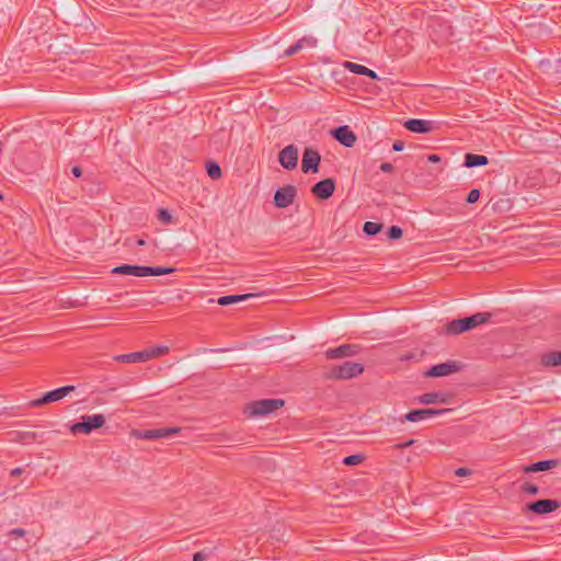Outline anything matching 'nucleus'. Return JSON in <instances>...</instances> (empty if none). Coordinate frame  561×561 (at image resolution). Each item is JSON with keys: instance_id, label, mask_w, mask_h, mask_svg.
I'll use <instances>...</instances> for the list:
<instances>
[{"instance_id": "obj_1", "label": "nucleus", "mask_w": 561, "mask_h": 561, "mask_svg": "<svg viewBox=\"0 0 561 561\" xmlns=\"http://www.w3.org/2000/svg\"><path fill=\"white\" fill-rule=\"evenodd\" d=\"M491 318V313L478 312L470 317L456 319L445 324L444 330L448 335H458L460 333L470 331L480 324L486 323Z\"/></svg>"}, {"instance_id": "obj_2", "label": "nucleus", "mask_w": 561, "mask_h": 561, "mask_svg": "<svg viewBox=\"0 0 561 561\" xmlns=\"http://www.w3.org/2000/svg\"><path fill=\"white\" fill-rule=\"evenodd\" d=\"M364 373V365L355 362H344L340 365L325 367L324 378L329 380H346Z\"/></svg>"}, {"instance_id": "obj_3", "label": "nucleus", "mask_w": 561, "mask_h": 561, "mask_svg": "<svg viewBox=\"0 0 561 561\" xmlns=\"http://www.w3.org/2000/svg\"><path fill=\"white\" fill-rule=\"evenodd\" d=\"M173 272H175L174 267L141 266L131 264H122L112 270L113 274L133 275L137 277L161 276Z\"/></svg>"}, {"instance_id": "obj_4", "label": "nucleus", "mask_w": 561, "mask_h": 561, "mask_svg": "<svg viewBox=\"0 0 561 561\" xmlns=\"http://www.w3.org/2000/svg\"><path fill=\"white\" fill-rule=\"evenodd\" d=\"M105 424V416L103 414L82 415L81 421L73 423L70 426L72 434H90L92 431L102 427Z\"/></svg>"}, {"instance_id": "obj_5", "label": "nucleus", "mask_w": 561, "mask_h": 561, "mask_svg": "<svg viewBox=\"0 0 561 561\" xmlns=\"http://www.w3.org/2000/svg\"><path fill=\"white\" fill-rule=\"evenodd\" d=\"M76 390L72 385L64 386L44 393L41 398L31 400L28 407L38 408L45 404L57 402Z\"/></svg>"}, {"instance_id": "obj_6", "label": "nucleus", "mask_w": 561, "mask_h": 561, "mask_svg": "<svg viewBox=\"0 0 561 561\" xmlns=\"http://www.w3.org/2000/svg\"><path fill=\"white\" fill-rule=\"evenodd\" d=\"M284 405V401L280 399H264L254 401L247 407L245 412L250 416L266 415Z\"/></svg>"}, {"instance_id": "obj_7", "label": "nucleus", "mask_w": 561, "mask_h": 561, "mask_svg": "<svg viewBox=\"0 0 561 561\" xmlns=\"http://www.w3.org/2000/svg\"><path fill=\"white\" fill-rule=\"evenodd\" d=\"M363 347L359 344H343L337 347L328 348L324 352L327 359L347 358L358 355Z\"/></svg>"}, {"instance_id": "obj_8", "label": "nucleus", "mask_w": 561, "mask_h": 561, "mask_svg": "<svg viewBox=\"0 0 561 561\" xmlns=\"http://www.w3.org/2000/svg\"><path fill=\"white\" fill-rule=\"evenodd\" d=\"M321 156L318 150L307 147L302 153L301 171L304 173H318Z\"/></svg>"}, {"instance_id": "obj_9", "label": "nucleus", "mask_w": 561, "mask_h": 561, "mask_svg": "<svg viewBox=\"0 0 561 561\" xmlns=\"http://www.w3.org/2000/svg\"><path fill=\"white\" fill-rule=\"evenodd\" d=\"M297 196V188L294 185H285L274 194V203L278 208H286L291 205Z\"/></svg>"}, {"instance_id": "obj_10", "label": "nucleus", "mask_w": 561, "mask_h": 561, "mask_svg": "<svg viewBox=\"0 0 561 561\" xmlns=\"http://www.w3.org/2000/svg\"><path fill=\"white\" fill-rule=\"evenodd\" d=\"M278 162L286 170H295L298 165V148L288 145L278 153Z\"/></svg>"}, {"instance_id": "obj_11", "label": "nucleus", "mask_w": 561, "mask_h": 561, "mask_svg": "<svg viewBox=\"0 0 561 561\" xmlns=\"http://www.w3.org/2000/svg\"><path fill=\"white\" fill-rule=\"evenodd\" d=\"M450 409H420L408 412L400 422H420L432 416L442 415L449 412Z\"/></svg>"}, {"instance_id": "obj_12", "label": "nucleus", "mask_w": 561, "mask_h": 561, "mask_svg": "<svg viewBox=\"0 0 561 561\" xmlns=\"http://www.w3.org/2000/svg\"><path fill=\"white\" fill-rule=\"evenodd\" d=\"M561 503L557 500L543 499L526 505V510L537 515L552 513L560 507Z\"/></svg>"}, {"instance_id": "obj_13", "label": "nucleus", "mask_w": 561, "mask_h": 561, "mask_svg": "<svg viewBox=\"0 0 561 561\" xmlns=\"http://www.w3.org/2000/svg\"><path fill=\"white\" fill-rule=\"evenodd\" d=\"M331 135L335 140L347 148L354 147L357 137L347 125L339 126L331 130Z\"/></svg>"}, {"instance_id": "obj_14", "label": "nucleus", "mask_w": 561, "mask_h": 561, "mask_svg": "<svg viewBox=\"0 0 561 561\" xmlns=\"http://www.w3.org/2000/svg\"><path fill=\"white\" fill-rule=\"evenodd\" d=\"M335 191V180L329 178L317 182L311 187V193L320 199H329Z\"/></svg>"}, {"instance_id": "obj_15", "label": "nucleus", "mask_w": 561, "mask_h": 561, "mask_svg": "<svg viewBox=\"0 0 561 561\" xmlns=\"http://www.w3.org/2000/svg\"><path fill=\"white\" fill-rule=\"evenodd\" d=\"M180 427L151 428L140 432L138 437L148 440L168 438L171 437L172 435L180 433Z\"/></svg>"}, {"instance_id": "obj_16", "label": "nucleus", "mask_w": 561, "mask_h": 561, "mask_svg": "<svg viewBox=\"0 0 561 561\" xmlns=\"http://www.w3.org/2000/svg\"><path fill=\"white\" fill-rule=\"evenodd\" d=\"M460 370V365L457 362H445L431 367L426 373L431 377H444Z\"/></svg>"}, {"instance_id": "obj_17", "label": "nucleus", "mask_w": 561, "mask_h": 561, "mask_svg": "<svg viewBox=\"0 0 561 561\" xmlns=\"http://www.w3.org/2000/svg\"><path fill=\"white\" fill-rule=\"evenodd\" d=\"M403 125L408 130L416 134H427L433 130V122L425 119L411 118Z\"/></svg>"}, {"instance_id": "obj_18", "label": "nucleus", "mask_w": 561, "mask_h": 561, "mask_svg": "<svg viewBox=\"0 0 561 561\" xmlns=\"http://www.w3.org/2000/svg\"><path fill=\"white\" fill-rule=\"evenodd\" d=\"M417 402L421 404L446 403L447 394L444 392H426L417 397Z\"/></svg>"}, {"instance_id": "obj_19", "label": "nucleus", "mask_w": 561, "mask_h": 561, "mask_svg": "<svg viewBox=\"0 0 561 561\" xmlns=\"http://www.w3.org/2000/svg\"><path fill=\"white\" fill-rule=\"evenodd\" d=\"M115 359L121 363H142L148 360V354L144 351L140 352H133L128 354H122L115 356Z\"/></svg>"}, {"instance_id": "obj_20", "label": "nucleus", "mask_w": 561, "mask_h": 561, "mask_svg": "<svg viewBox=\"0 0 561 561\" xmlns=\"http://www.w3.org/2000/svg\"><path fill=\"white\" fill-rule=\"evenodd\" d=\"M557 466H558V460H556V459L541 460V461L534 462L530 466L526 467L524 469V471L527 473L539 472V471L550 470L552 468H556Z\"/></svg>"}, {"instance_id": "obj_21", "label": "nucleus", "mask_w": 561, "mask_h": 561, "mask_svg": "<svg viewBox=\"0 0 561 561\" xmlns=\"http://www.w3.org/2000/svg\"><path fill=\"white\" fill-rule=\"evenodd\" d=\"M489 163V159L486 156L476 154V153H466L463 165L467 168H476L483 167Z\"/></svg>"}, {"instance_id": "obj_22", "label": "nucleus", "mask_w": 561, "mask_h": 561, "mask_svg": "<svg viewBox=\"0 0 561 561\" xmlns=\"http://www.w3.org/2000/svg\"><path fill=\"white\" fill-rule=\"evenodd\" d=\"M346 68L350 69L351 72L356 73V75L366 76L370 79L378 78L377 73L374 70H371L363 65H359V64L346 62Z\"/></svg>"}, {"instance_id": "obj_23", "label": "nucleus", "mask_w": 561, "mask_h": 561, "mask_svg": "<svg viewBox=\"0 0 561 561\" xmlns=\"http://www.w3.org/2000/svg\"><path fill=\"white\" fill-rule=\"evenodd\" d=\"M253 294H244V295H228V296H221L218 298L217 302L220 306H228L231 304L240 302L243 300L249 299L250 297H253Z\"/></svg>"}, {"instance_id": "obj_24", "label": "nucleus", "mask_w": 561, "mask_h": 561, "mask_svg": "<svg viewBox=\"0 0 561 561\" xmlns=\"http://www.w3.org/2000/svg\"><path fill=\"white\" fill-rule=\"evenodd\" d=\"M541 364L547 367L561 366V352H550L541 356Z\"/></svg>"}, {"instance_id": "obj_25", "label": "nucleus", "mask_w": 561, "mask_h": 561, "mask_svg": "<svg viewBox=\"0 0 561 561\" xmlns=\"http://www.w3.org/2000/svg\"><path fill=\"white\" fill-rule=\"evenodd\" d=\"M307 44L311 47L316 46L317 44V41L314 38H301L299 39L296 44L291 45L290 47H288L285 51V54L287 56H293L295 55L296 53H298L302 47H304V44Z\"/></svg>"}, {"instance_id": "obj_26", "label": "nucleus", "mask_w": 561, "mask_h": 561, "mask_svg": "<svg viewBox=\"0 0 561 561\" xmlns=\"http://www.w3.org/2000/svg\"><path fill=\"white\" fill-rule=\"evenodd\" d=\"M206 171L209 178L217 180L221 176V169L217 162L209 161L206 163Z\"/></svg>"}, {"instance_id": "obj_27", "label": "nucleus", "mask_w": 561, "mask_h": 561, "mask_svg": "<svg viewBox=\"0 0 561 561\" xmlns=\"http://www.w3.org/2000/svg\"><path fill=\"white\" fill-rule=\"evenodd\" d=\"M382 229V225L374 221H366L363 227V231L367 236H375L379 233Z\"/></svg>"}, {"instance_id": "obj_28", "label": "nucleus", "mask_w": 561, "mask_h": 561, "mask_svg": "<svg viewBox=\"0 0 561 561\" xmlns=\"http://www.w3.org/2000/svg\"><path fill=\"white\" fill-rule=\"evenodd\" d=\"M167 352H168V347L167 346H154V347L145 350V353L148 354V360L151 359V358H156V357L162 356Z\"/></svg>"}, {"instance_id": "obj_29", "label": "nucleus", "mask_w": 561, "mask_h": 561, "mask_svg": "<svg viewBox=\"0 0 561 561\" xmlns=\"http://www.w3.org/2000/svg\"><path fill=\"white\" fill-rule=\"evenodd\" d=\"M364 460V456L362 454H355L347 456L343 459V463L345 466H356L359 465Z\"/></svg>"}, {"instance_id": "obj_30", "label": "nucleus", "mask_w": 561, "mask_h": 561, "mask_svg": "<svg viewBox=\"0 0 561 561\" xmlns=\"http://www.w3.org/2000/svg\"><path fill=\"white\" fill-rule=\"evenodd\" d=\"M157 218L159 221H161L162 224H165V225H170L172 224V215L169 213L168 209L165 208H160L158 210V215H157Z\"/></svg>"}, {"instance_id": "obj_31", "label": "nucleus", "mask_w": 561, "mask_h": 561, "mask_svg": "<svg viewBox=\"0 0 561 561\" xmlns=\"http://www.w3.org/2000/svg\"><path fill=\"white\" fill-rule=\"evenodd\" d=\"M387 236L391 240H396L402 237V229L399 226H391L388 231Z\"/></svg>"}, {"instance_id": "obj_32", "label": "nucleus", "mask_w": 561, "mask_h": 561, "mask_svg": "<svg viewBox=\"0 0 561 561\" xmlns=\"http://www.w3.org/2000/svg\"><path fill=\"white\" fill-rule=\"evenodd\" d=\"M522 491L524 493L535 495V494L539 493V488L536 484H533V483H529V482H525L522 485Z\"/></svg>"}, {"instance_id": "obj_33", "label": "nucleus", "mask_w": 561, "mask_h": 561, "mask_svg": "<svg viewBox=\"0 0 561 561\" xmlns=\"http://www.w3.org/2000/svg\"><path fill=\"white\" fill-rule=\"evenodd\" d=\"M480 191L478 188H472L468 195H467V198H466V202L468 204H473L476 202H478V199L480 198Z\"/></svg>"}, {"instance_id": "obj_34", "label": "nucleus", "mask_w": 561, "mask_h": 561, "mask_svg": "<svg viewBox=\"0 0 561 561\" xmlns=\"http://www.w3.org/2000/svg\"><path fill=\"white\" fill-rule=\"evenodd\" d=\"M26 535V531L23 528H13L8 533V536L12 539L22 538Z\"/></svg>"}, {"instance_id": "obj_35", "label": "nucleus", "mask_w": 561, "mask_h": 561, "mask_svg": "<svg viewBox=\"0 0 561 561\" xmlns=\"http://www.w3.org/2000/svg\"><path fill=\"white\" fill-rule=\"evenodd\" d=\"M414 443H415L414 439H409V440L396 444L394 448L396 449H405V448L412 446Z\"/></svg>"}, {"instance_id": "obj_36", "label": "nucleus", "mask_w": 561, "mask_h": 561, "mask_svg": "<svg viewBox=\"0 0 561 561\" xmlns=\"http://www.w3.org/2000/svg\"><path fill=\"white\" fill-rule=\"evenodd\" d=\"M206 558L207 554L203 551H198L193 554V561H205Z\"/></svg>"}, {"instance_id": "obj_37", "label": "nucleus", "mask_w": 561, "mask_h": 561, "mask_svg": "<svg viewBox=\"0 0 561 561\" xmlns=\"http://www.w3.org/2000/svg\"><path fill=\"white\" fill-rule=\"evenodd\" d=\"M380 170L382 172L389 173L393 171V165L389 162H383L380 164Z\"/></svg>"}, {"instance_id": "obj_38", "label": "nucleus", "mask_w": 561, "mask_h": 561, "mask_svg": "<svg viewBox=\"0 0 561 561\" xmlns=\"http://www.w3.org/2000/svg\"><path fill=\"white\" fill-rule=\"evenodd\" d=\"M455 474L458 476V477H466V476L470 474V470L468 468H458L455 471Z\"/></svg>"}, {"instance_id": "obj_39", "label": "nucleus", "mask_w": 561, "mask_h": 561, "mask_svg": "<svg viewBox=\"0 0 561 561\" xmlns=\"http://www.w3.org/2000/svg\"><path fill=\"white\" fill-rule=\"evenodd\" d=\"M403 148H404V144H403V141H401V140H396V141L393 142V145H392V149H393L394 151H402V150H403Z\"/></svg>"}, {"instance_id": "obj_40", "label": "nucleus", "mask_w": 561, "mask_h": 561, "mask_svg": "<svg viewBox=\"0 0 561 561\" xmlns=\"http://www.w3.org/2000/svg\"><path fill=\"white\" fill-rule=\"evenodd\" d=\"M34 438H35V434L34 433H24L23 436H22V439H23L24 443H30Z\"/></svg>"}, {"instance_id": "obj_41", "label": "nucleus", "mask_w": 561, "mask_h": 561, "mask_svg": "<svg viewBox=\"0 0 561 561\" xmlns=\"http://www.w3.org/2000/svg\"><path fill=\"white\" fill-rule=\"evenodd\" d=\"M71 172H72L73 176H76V178H80L82 175V170L78 165H75L71 169Z\"/></svg>"}, {"instance_id": "obj_42", "label": "nucleus", "mask_w": 561, "mask_h": 561, "mask_svg": "<svg viewBox=\"0 0 561 561\" xmlns=\"http://www.w3.org/2000/svg\"><path fill=\"white\" fill-rule=\"evenodd\" d=\"M23 472V468L18 467L11 470L10 476L11 477H18Z\"/></svg>"}, {"instance_id": "obj_43", "label": "nucleus", "mask_w": 561, "mask_h": 561, "mask_svg": "<svg viewBox=\"0 0 561 561\" xmlns=\"http://www.w3.org/2000/svg\"><path fill=\"white\" fill-rule=\"evenodd\" d=\"M427 160H428L430 162H439V161H440V157H439L438 154H430V156L427 157Z\"/></svg>"}, {"instance_id": "obj_44", "label": "nucleus", "mask_w": 561, "mask_h": 561, "mask_svg": "<svg viewBox=\"0 0 561 561\" xmlns=\"http://www.w3.org/2000/svg\"><path fill=\"white\" fill-rule=\"evenodd\" d=\"M136 242H137V244H138V245H140V247H142V245H145V244H146V241H145L144 239H141V238H140V239H138Z\"/></svg>"}, {"instance_id": "obj_45", "label": "nucleus", "mask_w": 561, "mask_h": 561, "mask_svg": "<svg viewBox=\"0 0 561 561\" xmlns=\"http://www.w3.org/2000/svg\"><path fill=\"white\" fill-rule=\"evenodd\" d=\"M0 201H3V195L0 193Z\"/></svg>"}]
</instances>
